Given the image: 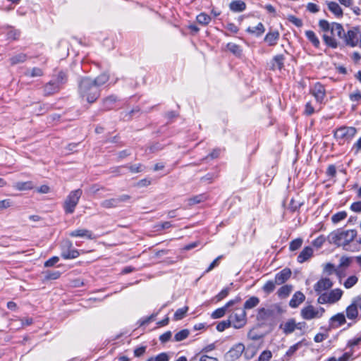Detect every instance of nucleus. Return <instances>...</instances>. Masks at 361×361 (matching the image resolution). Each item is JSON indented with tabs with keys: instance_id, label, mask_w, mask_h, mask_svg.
<instances>
[{
	"instance_id": "31",
	"label": "nucleus",
	"mask_w": 361,
	"mask_h": 361,
	"mask_svg": "<svg viewBox=\"0 0 361 361\" xmlns=\"http://www.w3.org/2000/svg\"><path fill=\"white\" fill-rule=\"evenodd\" d=\"M284 60L285 56L283 54H278L274 56L272 59L271 69L274 70L276 66V68L279 71H281L284 68Z\"/></svg>"
},
{
	"instance_id": "25",
	"label": "nucleus",
	"mask_w": 361,
	"mask_h": 361,
	"mask_svg": "<svg viewBox=\"0 0 361 361\" xmlns=\"http://www.w3.org/2000/svg\"><path fill=\"white\" fill-rule=\"evenodd\" d=\"M341 356H340L338 358H336V357H330L326 360V361H353L356 356H355L354 353L353 352L349 351L348 350H345Z\"/></svg>"
},
{
	"instance_id": "60",
	"label": "nucleus",
	"mask_w": 361,
	"mask_h": 361,
	"mask_svg": "<svg viewBox=\"0 0 361 361\" xmlns=\"http://www.w3.org/2000/svg\"><path fill=\"white\" fill-rule=\"evenodd\" d=\"M272 357V353L270 350H264L259 356L258 361H269Z\"/></svg>"
},
{
	"instance_id": "63",
	"label": "nucleus",
	"mask_w": 361,
	"mask_h": 361,
	"mask_svg": "<svg viewBox=\"0 0 361 361\" xmlns=\"http://www.w3.org/2000/svg\"><path fill=\"white\" fill-rule=\"evenodd\" d=\"M336 271V269H335V266L331 263L326 264L323 270L324 274H326L329 276L333 274Z\"/></svg>"
},
{
	"instance_id": "29",
	"label": "nucleus",
	"mask_w": 361,
	"mask_h": 361,
	"mask_svg": "<svg viewBox=\"0 0 361 361\" xmlns=\"http://www.w3.org/2000/svg\"><path fill=\"white\" fill-rule=\"evenodd\" d=\"M345 313L348 319L351 320L357 319L360 317L358 310L353 301L352 303L347 307Z\"/></svg>"
},
{
	"instance_id": "20",
	"label": "nucleus",
	"mask_w": 361,
	"mask_h": 361,
	"mask_svg": "<svg viewBox=\"0 0 361 361\" xmlns=\"http://www.w3.org/2000/svg\"><path fill=\"white\" fill-rule=\"evenodd\" d=\"M61 90L59 86L54 83L51 80L46 83L43 87V94L45 97L53 95Z\"/></svg>"
},
{
	"instance_id": "52",
	"label": "nucleus",
	"mask_w": 361,
	"mask_h": 361,
	"mask_svg": "<svg viewBox=\"0 0 361 361\" xmlns=\"http://www.w3.org/2000/svg\"><path fill=\"white\" fill-rule=\"evenodd\" d=\"M302 244V239L298 238L290 243L289 249L290 251H295L298 250Z\"/></svg>"
},
{
	"instance_id": "49",
	"label": "nucleus",
	"mask_w": 361,
	"mask_h": 361,
	"mask_svg": "<svg viewBox=\"0 0 361 361\" xmlns=\"http://www.w3.org/2000/svg\"><path fill=\"white\" fill-rule=\"evenodd\" d=\"M231 326V319H228L226 320H224L220 322L216 325V330L219 332L224 331L226 329L230 327Z\"/></svg>"
},
{
	"instance_id": "47",
	"label": "nucleus",
	"mask_w": 361,
	"mask_h": 361,
	"mask_svg": "<svg viewBox=\"0 0 361 361\" xmlns=\"http://www.w3.org/2000/svg\"><path fill=\"white\" fill-rule=\"evenodd\" d=\"M276 283H275V281H268L266 282V283L262 287V290L264 293H266L267 294H269L271 293H272L274 289H275V285Z\"/></svg>"
},
{
	"instance_id": "8",
	"label": "nucleus",
	"mask_w": 361,
	"mask_h": 361,
	"mask_svg": "<svg viewBox=\"0 0 361 361\" xmlns=\"http://www.w3.org/2000/svg\"><path fill=\"white\" fill-rule=\"evenodd\" d=\"M79 255L80 251L73 247L72 243L69 240L66 241L62 247L61 257L64 259H71L77 258Z\"/></svg>"
},
{
	"instance_id": "61",
	"label": "nucleus",
	"mask_w": 361,
	"mask_h": 361,
	"mask_svg": "<svg viewBox=\"0 0 361 361\" xmlns=\"http://www.w3.org/2000/svg\"><path fill=\"white\" fill-rule=\"evenodd\" d=\"M126 168V165L112 167L110 169L111 172L115 173L116 176H121L126 173L124 169Z\"/></svg>"
},
{
	"instance_id": "54",
	"label": "nucleus",
	"mask_w": 361,
	"mask_h": 361,
	"mask_svg": "<svg viewBox=\"0 0 361 361\" xmlns=\"http://www.w3.org/2000/svg\"><path fill=\"white\" fill-rule=\"evenodd\" d=\"M327 240V237L326 238L324 235H320L316 239H314L312 244L314 247L317 248H320L324 245L325 241Z\"/></svg>"
},
{
	"instance_id": "6",
	"label": "nucleus",
	"mask_w": 361,
	"mask_h": 361,
	"mask_svg": "<svg viewBox=\"0 0 361 361\" xmlns=\"http://www.w3.org/2000/svg\"><path fill=\"white\" fill-rule=\"evenodd\" d=\"M360 33V29L358 27H353L352 29L348 30L345 33L343 40L346 46L350 47H355L357 46L359 42L358 35Z\"/></svg>"
},
{
	"instance_id": "42",
	"label": "nucleus",
	"mask_w": 361,
	"mask_h": 361,
	"mask_svg": "<svg viewBox=\"0 0 361 361\" xmlns=\"http://www.w3.org/2000/svg\"><path fill=\"white\" fill-rule=\"evenodd\" d=\"M188 310V306H185L183 308L178 309L175 312L174 315H173L174 320L178 321V320L183 319L185 317V314H186Z\"/></svg>"
},
{
	"instance_id": "4",
	"label": "nucleus",
	"mask_w": 361,
	"mask_h": 361,
	"mask_svg": "<svg viewBox=\"0 0 361 361\" xmlns=\"http://www.w3.org/2000/svg\"><path fill=\"white\" fill-rule=\"evenodd\" d=\"M82 194L81 189L72 190L67 196L63 203V210L66 214H73L78 204L79 200Z\"/></svg>"
},
{
	"instance_id": "5",
	"label": "nucleus",
	"mask_w": 361,
	"mask_h": 361,
	"mask_svg": "<svg viewBox=\"0 0 361 361\" xmlns=\"http://www.w3.org/2000/svg\"><path fill=\"white\" fill-rule=\"evenodd\" d=\"M357 133V129L352 126H341L336 128L334 132V137L341 144V141H349L353 139Z\"/></svg>"
},
{
	"instance_id": "16",
	"label": "nucleus",
	"mask_w": 361,
	"mask_h": 361,
	"mask_svg": "<svg viewBox=\"0 0 361 361\" xmlns=\"http://www.w3.org/2000/svg\"><path fill=\"white\" fill-rule=\"evenodd\" d=\"M69 235L71 237H81L87 239L93 240L95 239V235L92 231L85 228H78L70 232Z\"/></svg>"
},
{
	"instance_id": "19",
	"label": "nucleus",
	"mask_w": 361,
	"mask_h": 361,
	"mask_svg": "<svg viewBox=\"0 0 361 361\" xmlns=\"http://www.w3.org/2000/svg\"><path fill=\"white\" fill-rule=\"evenodd\" d=\"M361 343V333L357 334V336L348 340L347 341L345 350H348L355 354V350L358 349V345ZM344 351V349L342 350Z\"/></svg>"
},
{
	"instance_id": "27",
	"label": "nucleus",
	"mask_w": 361,
	"mask_h": 361,
	"mask_svg": "<svg viewBox=\"0 0 361 361\" xmlns=\"http://www.w3.org/2000/svg\"><path fill=\"white\" fill-rule=\"evenodd\" d=\"M280 34L278 30L269 32L264 37V41L268 43L269 46H275L279 39Z\"/></svg>"
},
{
	"instance_id": "44",
	"label": "nucleus",
	"mask_w": 361,
	"mask_h": 361,
	"mask_svg": "<svg viewBox=\"0 0 361 361\" xmlns=\"http://www.w3.org/2000/svg\"><path fill=\"white\" fill-rule=\"evenodd\" d=\"M190 334V331L187 329H183L178 332H177L174 336L175 341H182L187 338Z\"/></svg>"
},
{
	"instance_id": "34",
	"label": "nucleus",
	"mask_w": 361,
	"mask_h": 361,
	"mask_svg": "<svg viewBox=\"0 0 361 361\" xmlns=\"http://www.w3.org/2000/svg\"><path fill=\"white\" fill-rule=\"evenodd\" d=\"M226 48L236 57L241 58L243 55V49L240 46L232 42H229L227 44Z\"/></svg>"
},
{
	"instance_id": "51",
	"label": "nucleus",
	"mask_w": 361,
	"mask_h": 361,
	"mask_svg": "<svg viewBox=\"0 0 361 361\" xmlns=\"http://www.w3.org/2000/svg\"><path fill=\"white\" fill-rule=\"evenodd\" d=\"M44 75V71L42 68L38 67H34L32 68L30 72H26L25 75L30 77H40Z\"/></svg>"
},
{
	"instance_id": "59",
	"label": "nucleus",
	"mask_w": 361,
	"mask_h": 361,
	"mask_svg": "<svg viewBox=\"0 0 361 361\" xmlns=\"http://www.w3.org/2000/svg\"><path fill=\"white\" fill-rule=\"evenodd\" d=\"M287 19L298 27H301L303 25L302 20L295 16L290 15Z\"/></svg>"
},
{
	"instance_id": "53",
	"label": "nucleus",
	"mask_w": 361,
	"mask_h": 361,
	"mask_svg": "<svg viewBox=\"0 0 361 361\" xmlns=\"http://www.w3.org/2000/svg\"><path fill=\"white\" fill-rule=\"evenodd\" d=\"M169 356L166 353H161L155 357H151L147 361H169Z\"/></svg>"
},
{
	"instance_id": "11",
	"label": "nucleus",
	"mask_w": 361,
	"mask_h": 361,
	"mask_svg": "<svg viewBox=\"0 0 361 361\" xmlns=\"http://www.w3.org/2000/svg\"><path fill=\"white\" fill-rule=\"evenodd\" d=\"M333 285L334 283L330 279L322 278L314 285V290L319 295L323 291L330 289Z\"/></svg>"
},
{
	"instance_id": "33",
	"label": "nucleus",
	"mask_w": 361,
	"mask_h": 361,
	"mask_svg": "<svg viewBox=\"0 0 361 361\" xmlns=\"http://www.w3.org/2000/svg\"><path fill=\"white\" fill-rule=\"evenodd\" d=\"M246 31L250 34L255 35L256 37H259L264 32L265 28L262 23H259L257 26L248 27Z\"/></svg>"
},
{
	"instance_id": "14",
	"label": "nucleus",
	"mask_w": 361,
	"mask_h": 361,
	"mask_svg": "<svg viewBox=\"0 0 361 361\" xmlns=\"http://www.w3.org/2000/svg\"><path fill=\"white\" fill-rule=\"evenodd\" d=\"M300 314L304 319L310 320L314 318H317L319 311H317L312 305H310L301 310Z\"/></svg>"
},
{
	"instance_id": "38",
	"label": "nucleus",
	"mask_w": 361,
	"mask_h": 361,
	"mask_svg": "<svg viewBox=\"0 0 361 361\" xmlns=\"http://www.w3.org/2000/svg\"><path fill=\"white\" fill-rule=\"evenodd\" d=\"M305 36L307 39L312 44V45L319 48L320 45V42L315 33L312 30H307L305 32Z\"/></svg>"
},
{
	"instance_id": "55",
	"label": "nucleus",
	"mask_w": 361,
	"mask_h": 361,
	"mask_svg": "<svg viewBox=\"0 0 361 361\" xmlns=\"http://www.w3.org/2000/svg\"><path fill=\"white\" fill-rule=\"evenodd\" d=\"M349 99L351 102L360 103L361 102V91L358 89L349 94Z\"/></svg>"
},
{
	"instance_id": "13",
	"label": "nucleus",
	"mask_w": 361,
	"mask_h": 361,
	"mask_svg": "<svg viewBox=\"0 0 361 361\" xmlns=\"http://www.w3.org/2000/svg\"><path fill=\"white\" fill-rule=\"evenodd\" d=\"M244 350L245 345L242 343H239L234 345L227 353V355L231 360H235L241 356Z\"/></svg>"
},
{
	"instance_id": "32",
	"label": "nucleus",
	"mask_w": 361,
	"mask_h": 361,
	"mask_svg": "<svg viewBox=\"0 0 361 361\" xmlns=\"http://www.w3.org/2000/svg\"><path fill=\"white\" fill-rule=\"evenodd\" d=\"M343 291L340 288L331 290L328 293V296L330 300V304H334L338 302L342 297Z\"/></svg>"
},
{
	"instance_id": "46",
	"label": "nucleus",
	"mask_w": 361,
	"mask_h": 361,
	"mask_svg": "<svg viewBox=\"0 0 361 361\" xmlns=\"http://www.w3.org/2000/svg\"><path fill=\"white\" fill-rule=\"evenodd\" d=\"M347 217V212L341 211L336 213L331 216V221L334 224H337Z\"/></svg>"
},
{
	"instance_id": "2",
	"label": "nucleus",
	"mask_w": 361,
	"mask_h": 361,
	"mask_svg": "<svg viewBox=\"0 0 361 361\" xmlns=\"http://www.w3.org/2000/svg\"><path fill=\"white\" fill-rule=\"evenodd\" d=\"M357 236V231L355 229L343 231L337 229L332 231L327 236V241L330 244H334L337 247L342 246L344 250H348L347 247L350 243L352 242Z\"/></svg>"
},
{
	"instance_id": "35",
	"label": "nucleus",
	"mask_w": 361,
	"mask_h": 361,
	"mask_svg": "<svg viewBox=\"0 0 361 361\" xmlns=\"http://www.w3.org/2000/svg\"><path fill=\"white\" fill-rule=\"evenodd\" d=\"M13 187L19 191H23L32 190L34 188V185L32 181H18L14 183Z\"/></svg>"
},
{
	"instance_id": "58",
	"label": "nucleus",
	"mask_w": 361,
	"mask_h": 361,
	"mask_svg": "<svg viewBox=\"0 0 361 361\" xmlns=\"http://www.w3.org/2000/svg\"><path fill=\"white\" fill-rule=\"evenodd\" d=\"M231 290V288L229 287H226L221 290L216 296L215 299L217 302H219L222 300L224 298L228 296L229 294V292Z\"/></svg>"
},
{
	"instance_id": "43",
	"label": "nucleus",
	"mask_w": 361,
	"mask_h": 361,
	"mask_svg": "<svg viewBox=\"0 0 361 361\" xmlns=\"http://www.w3.org/2000/svg\"><path fill=\"white\" fill-rule=\"evenodd\" d=\"M51 109V106L49 104H39L35 109V112L37 115H42L49 111Z\"/></svg>"
},
{
	"instance_id": "45",
	"label": "nucleus",
	"mask_w": 361,
	"mask_h": 361,
	"mask_svg": "<svg viewBox=\"0 0 361 361\" xmlns=\"http://www.w3.org/2000/svg\"><path fill=\"white\" fill-rule=\"evenodd\" d=\"M126 168L128 169V170L132 173H140L145 171V166L142 164H133V165H126Z\"/></svg>"
},
{
	"instance_id": "22",
	"label": "nucleus",
	"mask_w": 361,
	"mask_h": 361,
	"mask_svg": "<svg viewBox=\"0 0 361 361\" xmlns=\"http://www.w3.org/2000/svg\"><path fill=\"white\" fill-rule=\"evenodd\" d=\"M346 322L343 313H337L330 318V325L332 328H337Z\"/></svg>"
},
{
	"instance_id": "26",
	"label": "nucleus",
	"mask_w": 361,
	"mask_h": 361,
	"mask_svg": "<svg viewBox=\"0 0 361 361\" xmlns=\"http://www.w3.org/2000/svg\"><path fill=\"white\" fill-rule=\"evenodd\" d=\"M110 76L109 74L106 72H104L99 74L94 78H92V82L99 88L101 89V87L106 84L109 80Z\"/></svg>"
},
{
	"instance_id": "21",
	"label": "nucleus",
	"mask_w": 361,
	"mask_h": 361,
	"mask_svg": "<svg viewBox=\"0 0 361 361\" xmlns=\"http://www.w3.org/2000/svg\"><path fill=\"white\" fill-rule=\"evenodd\" d=\"M313 255V249L310 246H306L300 252L297 261L299 263H303L310 259Z\"/></svg>"
},
{
	"instance_id": "28",
	"label": "nucleus",
	"mask_w": 361,
	"mask_h": 361,
	"mask_svg": "<svg viewBox=\"0 0 361 361\" xmlns=\"http://www.w3.org/2000/svg\"><path fill=\"white\" fill-rule=\"evenodd\" d=\"M329 10L337 18H342L343 16V10L338 3L335 1H327Z\"/></svg>"
},
{
	"instance_id": "12",
	"label": "nucleus",
	"mask_w": 361,
	"mask_h": 361,
	"mask_svg": "<svg viewBox=\"0 0 361 361\" xmlns=\"http://www.w3.org/2000/svg\"><path fill=\"white\" fill-rule=\"evenodd\" d=\"M229 319H231V323L233 322V326L235 329H240L246 324V312L242 310L239 314L236 313L231 314Z\"/></svg>"
},
{
	"instance_id": "1",
	"label": "nucleus",
	"mask_w": 361,
	"mask_h": 361,
	"mask_svg": "<svg viewBox=\"0 0 361 361\" xmlns=\"http://www.w3.org/2000/svg\"><path fill=\"white\" fill-rule=\"evenodd\" d=\"M78 94L82 99L93 104L99 98L101 89L92 82V78L82 77L78 82Z\"/></svg>"
},
{
	"instance_id": "37",
	"label": "nucleus",
	"mask_w": 361,
	"mask_h": 361,
	"mask_svg": "<svg viewBox=\"0 0 361 361\" xmlns=\"http://www.w3.org/2000/svg\"><path fill=\"white\" fill-rule=\"evenodd\" d=\"M296 326L295 319H290L284 324L283 327V333L286 335L290 334L295 331Z\"/></svg>"
},
{
	"instance_id": "7",
	"label": "nucleus",
	"mask_w": 361,
	"mask_h": 361,
	"mask_svg": "<svg viewBox=\"0 0 361 361\" xmlns=\"http://www.w3.org/2000/svg\"><path fill=\"white\" fill-rule=\"evenodd\" d=\"M130 196L126 194L121 195L118 197L104 200L101 202V207L105 209L115 208L121 205L122 202L128 201Z\"/></svg>"
},
{
	"instance_id": "48",
	"label": "nucleus",
	"mask_w": 361,
	"mask_h": 361,
	"mask_svg": "<svg viewBox=\"0 0 361 361\" xmlns=\"http://www.w3.org/2000/svg\"><path fill=\"white\" fill-rule=\"evenodd\" d=\"M357 281L358 278L356 276H350L344 282V287L349 289L354 286L357 283Z\"/></svg>"
},
{
	"instance_id": "57",
	"label": "nucleus",
	"mask_w": 361,
	"mask_h": 361,
	"mask_svg": "<svg viewBox=\"0 0 361 361\" xmlns=\"http://www.w3.org/2000/svg\"><path fill=\"white\" fill-rule=\"evenodd\" d=\"M319 27L323 32H331V23L330 24L329 21L324 19H322L319 20Z\"/></svg>"
},
{
	"instance_id": "39",
	"label": "nucleus",
	"mask_w": 361,
	"mask_h": 361,
	"mask_svg": "<svg viewBox=\"0 0 361 361\" xmlns=\"http://www.w3.org/2000/svg\"><path fill=\"white\" fill-rule=\"evenodd\" d=\"M292 290H293V286L286 284V285L281 286L278 290L277 294L279 298H285L290 295V293H291Z\"/></svg>"
},
{
	"instance_id": "41",
	"label": "nucleus",
	"mask_w": 361,
	"mask_h": 361,
	"mask_svg": "<svg viewBox=\"0 0 361 361\" xmlns=\"http://www.w3.org/2000/svg\"><path fill=\"white\" fill-rule=\"evenodd\" d=\"M196 20L199 24L202 25H207L210 23L212 18L207 13H200L199 15L197 16Z\"/></svg>"
},
{
	"instance_id": "56",
	"label": "nucleus",
	"mask_w": 361,
	"mask_h": 361,
	"mask_svg": "<svg viewBox=\"0 0 361 361\" xmlns=\"http://www.w3.org/2000/svg\"><path fill=\"white\" fill-rule=\"evenodd\" d=\"M226 310L221 307L215 310L211 314L212 319H219L223 317L226 314Z\"/></svg>"
},
{
	"instance_id": "23",
	"label": "nucleus",
	"mask_w": 361,
	"mask_h": 361,
	"mask_svg": "<svg viewBox=\"0 0 361 361\" xmlns=\"http://www.w3.org/2000/svg\"><path fill=\"white\" fill-rule=\"evenodd\" d=\"M305 300V295L300 292L297 291L294 293L292 298L289 302V305L293 308L298 307L302 302H303Z\"/></svg>"
},
{
	"instance_id": "17",
	"label": "nucleus",
	"mask_w": 361,
	"mask_h": 361,
	"mask_svg": "<svg viewBox=\"0 0 361 361\" xmlns=\"http://www.w3.org/2000/svg\"><path fill=\"white\" fill-rule=\"evenodd\" d=\"M290 276L291 270L289 268H285L276 274L275 283L277 285H281L287 281Z\"/></svg>"
},
{
	"instance_id": "24",
	"label": "nucleus",
	"mask_w": 361,
	"mask_h": 361,
	"mask_svg": "<svg viewBox=\"0 0 361 361\" xmlns=\"http://www.w3.org/2000/svg\"><path fill=\"white\" fill-rule=\"evenodd\" d=\"M209 199V195L207 192L201 193L197 195H194L188 200V204L189 206H193L202 202H205Z\"/></svg>"
},
{
	"instance_id": "3",
	"label": "nucleus",
	"mask_w": 361,
	"mask_h": 361,
	"mask_svg": "<svg viewBox=\"0 0 361 361\" xmlns=\"http://www.w3.org/2000/svg\"><path fill=\"white\" fill-rule=\"evenodd\" d=\"M345 33V30L341 23L333 22L331 27V34L332 36L324 34L322 36V39L327 47L336 49L338 47V42L333 36L337 35L339 38L343 39Z\"/></svg>"
},
{
	"instance_id": "36",
	"label": "nucleus",
	"mask_w": 361,
	"mask_h": 361,
	"mask_svg": "<svg viewBox=\"0 0 361 361\" xmlns=\"http://www.w3.org/2000/svg\"><path fill=\"white\" fill-rule=\"evenodd\" d=\"M259 302L260 300L258 297L252 296L245 302L243 310L245 311L246 310H250L252 308H254L258 305Z\"/></svg>"
},
{
	"instance_id": "50",
	"label": "nucleus",
	"mask_w": 361,
	"mask_h": 361,
	"mask_svg": "<svg viewBox=\"0 0 361 361\" xmlns=\"http://www.w3.org/2000/svg\"><path fill=\"white\" fill-rule=\"evenodd\" d=\"M61 276V272L59 271H47L45 272L44 279L48 280H56L59 279Z\"/></svg>"
},
{
	"instance_id": "18",
	"label": "nucleus",
	"mask_w": 361,
	"mask_h": 361,
	"mask_svg": "<svg viewBox=\"0 0 361 361\" xmlns=\"http://www.w3.org/2000/svg\"><path fill=\"white\" fill-rule=\"evenodd\" d=\"M51 80L61 89L63 85L68 82V75L66 72L60 71L57 74L53 75Z\"/></svg>"
},
{
	"instance_id": "62",
	"label": "nucleus",
	"mask_w": 361,
	"mask_h": 361,
	"mask_svg": "<svg viewBox=\"0 0 361 361\" xmlns=\"http://www.w3.org/2000/svg\"><path fill=\"white\" fill-rule=\"evenodd\" d=\"M302 341H299L294 344L293 345L290 346L289 349L286 351V355L288 357L292 356L301 346Z\"/></svg>"
},
{
	"instance_id": "10",
	"label": "nucleus",
	"mask_w": 361,
	"mask_h": 361,
	"mask_svg": "<svg viewBox=\"0 0 361 361\" xmlns=\"http://www.w3.org/2000/svg\"><path fill=\"white\" fill-rule=\"evenodd\" d=\"M310 92L318 103L322 104L323 102L326 97V90L324 85L319 82H316Z\"/></svg>"
},
{
	"instance_id": "15",
	"label": "nucleus",
	"mask_w": 361,
	"mask_h": 361,
	"mask_svg": "<svg viewBox=\"0 0 361 361\" xmlns=\"http://www.w3.org/2000/svg\"><path fill=\"white\" fill-rule=\"evenodd\" d=\"M118 100V98L115 94H111L103 98L102 100V110L109 111L112 109Z\"/></svg>"
},
{
	"instance_id": "64",
	"label": "nucleus",
	"mask_w": 361,
	"mask_h": 361,
	"mask_svg": "<svg viewBox=\"0 0 361 361\" xmlns=\"http://www.w3.org/2000/svg\"><path fill=\"white\" fill-rule=\"evenodd\" d=\"M217 177V175H216L214 173H208L205 176H202L201 178L202 182H206L208 183H211L214 181V180Z\"/></svg>"
},
{
	"instance_id": "30",
	"label": "nucleus",
	"mask_w": 361,
	"mask_h": 361,
	"mask_svg": "<svg viewBox=\"0 0 361 361\" xmlns=\"http://www.w3.org/2000/svg\"><path fill=\"white\" fill-rule=\"evenodd\" d=\"M229 8L233 12H243L246 9V4L242 0H234L229 4Z\"/></svg>"
},
{
	"instance_id": "9",
	"label": "nucleus",
	"mask_w": 361,
	"mask_h": 361,
	"mask_svg": "<svg viewBox=\"0 0 361 361\" xmlns=\"http://www.w3.org/2000/svg\"><path fill=\"white\" fill-rule=\"evenodd\" d=\"M274 317V310L271 309H267L261 307L258 309L257 314V320L259 322V326H262L264 325L266 321L272 319Z\"/></svg>"
},
{
	"instance_id": "40",
	"label": "nucleus",
	"mask_w": 361,
	"mask_h": 361,
	"mask_svg": "<svg viewBox=\"0 0 361 361\" xmlns=\"http://www.w3.org/2000/svg\"><path fill=\"white\" fill-rule=\"evenodd\" d=\"M27 59V55L23 53H20L12 56L10 59V62L11 65H16L18 63H23Z\"/></svg>"
}]
</instances>
